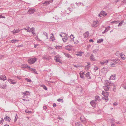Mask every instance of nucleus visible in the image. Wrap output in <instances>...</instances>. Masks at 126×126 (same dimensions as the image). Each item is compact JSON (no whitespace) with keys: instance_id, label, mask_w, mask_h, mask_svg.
<instances>
[{"instance_id":"obj_1","label":"nucleus","mask_w":126,"mask_h":126,"mask_svg":"<svg viewBox=\"0 0 126 126\" xmlns=\"http://www.w3.org/2000/svg\"><path fill=\"white\" fill-rule=\"evenodd\" d=\"M37 60V58H35L29 59L28 60V62L29 64H31L34 63Z\"/></svg>"},{"instance_id":"obj_2","label":"nucleus","mask_w":126,"mask_h":126,"mask_svg":"<svg viewBox=\"0 0 126 126\" xmlns=\"http://www.w3.org/2000/svg\"><path fill=\"white\" fill-rule=\"evenodd\" d=\"M98 25V21H94L93 22V24L92 26L93 27L95 28Z\"/></svg>"},{"instance_id":"obj_3","label":"nucleus","mask_w":126,"mask_h":126,"mask_svg":"<svg viewBox=\"0 0 126 126\" xmlns=\"http://www.w3.org/2000/svg\"><path fill=\"white\" fill-rule=\"evenodd\" d=\"M53 1V0H51L48 1H45L43 4L45 5H47L49 4L50 3L52 2Z\"/></svg>"},{"instance_id":"obj_4","label":"nucleus","mask_w":126,"mask_h":126,"mask_svg":"<svg viewBox=\"0 0 126 126\" xmlns=\"http://www.w3.org/2000/svg\"><path fill=\"white\" fill-rule=\"evenodd\" d=\"M117 62L115 60L112 61V62L110 63V65L112 67L115 66L114 65L117 64Z\"/></svg>"},{"instance_id":"obj_5","label":"nucleus","mask_w":126,"mask_h":126,"mask_svg":"<svg viewBox=\"0 0 126 126\" xmlns=\"http://www.w3.org/2000/svg\"><path fill=\"white\" fill-rule=\"evenodd\" d=\"M6 76L4 75H2L0 76V80H6Z\"/></svg>"},{"instance_id":"obj_6","label":"nucleus","mask_w":126,"mask_h":126,"mask_svg":"<svg viewBox=\"0 0 126 126\" xmlns=\"http://www.w3.org/2000/svg\"><path fill=\"white\" fill-rule=\"evenodd\" d=\"M112 61L111 60H107L105 61H104L103 62H100V63L102 65L104 64H107V63L109 62V61Z\"/></svg>"},{"instance_id":"obj_7","label":"nucleus","mask_w":126,"mask_h":126,"mask_svg":"<svg viewBox=\"0 0 126 126\" xmlns=\"http://www.w3.org/2000/svg\"><path fill=\"white\" fill-rule=\"evenodd\" d=\"M35 11V9L30 8L29 9V11L28 12V14H33Z\"/></svg>"},{"instance_id":"obj_8","label":"nucleus","mask_w":126,"mask_h":126,"mask_svg":"<svg viewBox=\"0 0 126 126\" xmlns=\"http://www.w3.org/2000/svg\"><path fill=\"white\" fill-rule=\"evenodd\" d=\"M60 56L58 55H57L55 56V60L56 62H59V63L61 62L60 61Z\"/></svg>"},{"instance_id":"obj_9","label":"nucleus","mask_w":126,"mask_h":126,"mask_svg":"<svg viewBox=\"0 0 126 126\" xmlns=\"http://www.w3.org/2000/svg\"><path fill=\"white\" fill-rule=\"evenodd\" d=\"M116 75L115 74H114L111 75L110 76V79L114 80L116 79Z\"/></svg>"},{"instance_id":"obj_10","label":"nucleus","mask_w":126,"mask_h":126,"mask_svg":"<svg viewBox=\"0 0 126 126\" xmlns=\"http://www.w3.org/2000/svg\"><path fill=\"white\" fill-rule=\"evenodd\" d=\"M103 88L105 90V91H108L109 90L110 88L109 85H107L104 86H103Z\"/></svg>"},{"instance_id":"obj_11","label":"nucleus","mask_w":126,"mask_h":126,"mask_svg":"<svg viewBox=\"0 0 126 126\" xmlns=\"http://www.w3.org/2000/svg\"><path fill=\"white\" fill-rule=\"evenodd\" d=\"M110 26H108V27H106L105 28L104 31L102 32V33L103 34L105 33L106 32H108L109 30L110 29Z\"/></svg>"},{"instance_id":"obj_12","label":"nucleus","mask_w":126,"mask_h":126,"mask_svg":"<svg viewBox=\"0 0 126 126\" xmlns=\"http://www.w3.org/2000/svg\"><path fill=\"white\" fill-rule=\"evenodd\" d=\"M90 72H87L85 74V76L88 79H91V77L90 74Z\"/></svg>"},{"instance_id":"obj_13","label":"nucleus","mask_w":126,"mask_h":126,"mask_svg":"<svg viewBox=\"0 0 126 126\" xmlns=\"http://www.w3.org/2000/svg\"><path fill=\"white\" fill-rule=\"evenodd\" d=\"M100 100V97L98 96H96L95 98V101L97 102V101H99Z\"/></svg>"},{"instance_id":"obj_14","label":"nucleus","mask_w":126,"mask_h":126,"mask_svg":"<svg viewBox=\"0 0 126 126\" xmlns=\"http://www.w3.org/2000/svg\"><path fill=\"white\" fill-rule=\"evenodd\" d=\"M102 94H104V96H108L109 95V93L107 92H104L103 91Z\"/></svg>"},{"instance_id":"obj_15","label":"nucleus","mask_w":126,"mask_h":126,"mask_svg":"<svg viewBox=\"0 0 126 126\" xmlns=\"http://www.w3.org/2000/svg\"><path fill=\"white\" fill-rule=\"evenodd\" d=\"M90 59L91 61H95V59H94V55L91 54L90 56Z\"/></svg>"},{"instance_id":"obj_16","label":"nucleus","mask_w":126,"mask_h":126,"mask_svg":"<svg viewBox=\"0 0 126 126\" xmlns=\"http://www.w3.org/2000/svg\"><path fill=\"white\" fill-rule=\"evenodd\" d=\"M50 57L46 55H44L43 56V58L44 59L46 60H49L50 59Z\"/></svg>"},{"instance_id":"obj_17","label":"nucleus","mask_w":126,"mask_h":126,"mask_svg":"<svg viewBox=\"0 0 126 126\" xmlns=\"http://www.w3.org/2000/svg\"><path fill=\"white\" fill-rule=\"evenodd\" d=\"M52 36L50 37V40L52 41H53L55 40L54 36L53 35V33H51Z\"/></svg>"},{"instance_id":"obj_18","label":"nucleus","mask_w":126,"mask_h":126,"mask_svg":"<svg viewBox=\"0 0 126 126\" xmlns=\"http://www.w3.org/2000/svg\"><path fill=\"white\" fill-rule=\"evenodd\" d=\"M89 32L87 31L84 33L83 35H84L85 38H87L89 36Z\"/></svg>"},{"instance_id":"obj_19","label":"nucleus","mask_w":126,"mask_h":126,"mask_svg":"<svg viewBox=\"0 0 126 126\" xmlns=\"http://www.w3.org/2000/svg\"><path fill=\"white\" fill-rule=\"evenodd\" d=\"M8 82H10V83H11V84H14L16 83V82H13L12 80L11 79H8Z\"/></svg>"},{"instance_id":"obj_20","label":"nucleus","mask_w":126,"mask_h":126,"mask_svg":"<svg viewBox=\"0 0 126 126\" xmlns=\"http://www.w3.org/2000/svg\"><path fill=\"white\" fill-rule=\"evenodd\" d=\"M31 30L30 31L31 32L32 34L33 35H34L35 34V33H34V29L33 28H32L30 29Z\"/></svg>"},{"instance_id":"obj_21","label":"nucleus","mask_w":126,"mask_h":126,"mask_svg":"<svg viewBox=\"0 0 126 126\" xmlns=\"http://www.w3.org/2000/svg\"><path fill=\"white\" fill-rule=\"evenodd\" d=\"M90 104L93 107H94L95 103L94 100L91 101L90 102Z\"/></svg>"},{"instance_id":"obj_22","label":"nucleus","mask_w":126,"mask_h":126,"mask_svg":"<svg viewBox=\"0 0 126 126\" xmlns=\"http://www.w3.org/2000/svg\"><path fill=\"white\" fill-rule=\"evenodd\" d=\"M103 39L102 38L99 39L97 40V42L98 43H100L103 41Z\"/></svg>"},{"instance_id":"obj_23","label":"nucleus","mask_w":126,"mask_h":126,"mask_svg":"<svg viewBox=\"0 0 126 126\" xmlns=\"http://www.w3.org/2000/svg\"><path fill=\"white\" fill-rule=\"evenodd\" d=\"M101 15H103L104 16L107 15V14L104 11H101Z\"/></svg>"},{"instance_id":"obj_24","label":"nucleus","mask_w":126,"mask_h":126,"mask_svg":"<svg viewBox=\"0 0 126 126\" xmlns=\"http://www.w3.org/2000/svg\"><path fill=\"white\" fill-rule=\"evenodd\" d=\"M6 86H7V85L6 84H5L4 86V85H3V84H2V85H1L0 86V88H1L5 89L6 87Z\"/></svg>"},{"instance_id":"obj_25","label":"nucleus","mask_w":126,"mask_h":126,"mask_svg":"<svg viewBox=\"0 0 126 126\" xmlns=\"http://www.w3.org/2000/svg\"><path fill=\"white\" fill-rule=\"evenodd\" d=\"M108 83L109 84V85H113L114 87L116 86V85L113 83H111V81H109L108 82Z\"/></svg>"},{"instance_id":"obj_26","label":"nucleus","mask_w":126,"mask_h":126,"mask_svg":"<svg viewBox=\"0 0 126 126\" xmlns=\"http://www.w3.org/2000/svg\"><path fill=\"white\" fill-rule=\"evenodd\" d=\"M43 34L46 36V39H48V37L47 33L45 32H44L43 33Z\"/></svg>"},{"instance_id":"obj_27","label":"nucleus","mask_w":126,"mask_h":126,"mask_svg":"<svg viewBox=\"0 0 126 126\" xmlns=\"http://www.w3.org/2000/svg\"><path fill=\"white\" fill-rule=\"evenodd\" d=\"M120 55L121 57V59L123 60L125 59V58L124 56H125L124 55V54H121Z\"/></svg>"},{"instance_id":"obj_28","label":"nucleus","mask_w":126,"mask_h":126,"mask_svg":"<svg viewBox=\"0 0 126 126\" xmlns=\"http://www.w3.org/2000/svg\"><path fill=\"white\" fill-rule=\"evenodd\" d=\"M9 118L8 116H6L5 118H4L5 120L7 121L10 122V120L9 119Z\"/></svg>"},{"instance_id":"obj_29","label":"nucleus","mask_w":126,"mask_h":126,"mask_svg":"<svg viewBox=\"0 0 126 126\" xmlns=\"http://www.w3.org/2000/svg\"><path fill=\"white\" fill-rule=\"evenodd\" d=\"M29 92H28L27 91L26 92H25L23 93V94H24V96H26V95H29Z\"/></svg>"},{"instance_id":"obj_30","label":"nucleus","mask_w":126,"mask_h":126,"mask_svg":"<svg viewBox=\"0 0 126 126\" xmlns=\"http://www.w3.org/2000/svg\"><path fill=\"white\" fill-rule=\"evenodd\" d=\"M79 75L80 77L82 79H84L85 78V77L80 72L79 73Z\"/></svg>"},{"instance_id":"obj_31","label":"nucleus","mask_w":126,"mask_h":126,"mask_svg":"<svg viewBox=\"0 0 126 126\" xmlns=\"http://www.w3.org/2000/svg\"><path fill=\"white\" fill-rule=\"evenodd\" d=\"M61 33H62V34L63 36L64 37H67V36L68 35L67 34L63 32H61Z\"/></svg>"},{"instance_id":"obj_32","label":"nucleus","mask_w":126,"mask_h":126,"mask_svg":"<svg viewBox=\"0 0 126 126\" xmlns=\"http://www.w3.org/2000/svg\"><path fill=\"white\" fill-rule=\"evenodd\" d=\"M63 40L64 42H65L67 41V37H66L65 38H63Z\"/></svg>"},{"instance_id":"obj_33","label":"nucleus","mask_w":126,"mask_h":126,"mask_svg":"<svg viewBox=\"0 0 126 126\" xmlns=\"http://www.w3.org/2000/svg\"><path fill=\"white\" fill-rule=\"evenodd\" d=\"M27 67H28V66L27 65L24 64L22 66V67L24 68H27Z\"/></svg>"},{"instance_id":"obj_34","label":"nucleus","mask_w":126,"mask_h":126,"mask_svg":"<svg viewBox=\"0 0 126 126\" xmlns=\"http://www.w3.org/2000/svg\"><path fill=\"white\" fill-rule=\"evenodd\" d=\"M70 37V38L72 40V41H74L73 39L74 38V36L72 35V34H71V35L69 36Z\"/></svg>"},{"instance_id":"obj_35","label":"nucleus","mask_w":126,"mask_h":126,"mask_svg":"<svg viewBox=\"0 0 126 126\" xmlns=\"http://www.w3.org/2000/svg\"><path fill=\"white\" fill-rule=\"evenodd\" d=\"M65 55L66 57L68 58H70L71 57V56L68 54L66 53L65 54Z\"/></svg>"},{"instance_id":"obj_36","label":"nucleus","mask_w":126,"mask_h":126,"mask_svg":"<svg viewBox=\"0 0 126 126\" xmlns=\"http://www.w3.org/2000/svg\"><path fill=\"white\" fill-rule=\"evenodd\" d=\"M119 21H114L112 22L111 23H119Z\"/></svg>"},{"instance_id":"obj_37","label":"nucleus","mask_w":126,"mask_h":126,"mask_svg":"<svg viewBox=\"0 0 126 126\" xmlns=\"http://www.w3.org/2000/svg\"><path fill=\"white\" fill-rule=\"evenodd\" d=\"M11 41L12 43H13L17 42L18 41V40H11Z\"/></svg>"},{"instance_id":"obj_38","label":"nucleus","mask_w":126,"mask_h":126,"mask_svg":"<svg viewBox=\"0 0 126 126\" xmlns=\"http://www.w3.org/2000/svg\"><path fill=\"white\" fill-rule=\"evenodd\" d=\"M12 32L13 33V34L19 32V31H17V30H14L12 31Z\"/></svg>"},{"instance_id":"obj_39","label":"nucleus","mask_w":126,"mask_h":126,"mask_svg":"<svg viewBox=\"0 0 126 126\" xmlns=\"http://www.w3.org/2000/svg\"><path fill=\"white\" fill-rule=\"evenodd\" d=\"M25 80L27 82H30L31 81V80L30 79H29L28 78H26Z\"/></svg>"},{"instance_id":"obj_40","label":"nucleus","mask_w":126,"mask_h":126,"mask_svg":"<svg viewBox=\"0 0 126 126\" xmlns=\"http://www.w3.org/2000/svg\"><path fill=\"white\" fill-rule=\"evenodd\" d=\"M88 65L86 66V67L88 68H89L90 66V63H88Z\"/></svg>"},{"instance_id":"obj_41","label":"nucleus","mask_w":126,"mask_h":126,"mask_svg":"<svg viewBox=\"0 0 126 126\" xmlns=\"http://www.w3.org/2000/svg\"><path fill=\"white\" fill-rule=\"evenodd\" d=\"M73 65L75 67H76L77 68H78L79 67H80V65H75L73 64Z\"/></svg>"},{"instance_id":"obj_42","label":"nucleus","mask_w":126,"mask_h":126,"mask_svg":"<svg viewBox=\"0 0 126 126\" xmlns=\"http://www.w3.org/2000/svg\"><path fill=\"white\" fill-rule=\"evenodd\" d=\"M57 101L59 102H60L61 101H62V102H63V99L59 98L58 99Z\"/></svg>"},{"instance_id":"obj_43","label":"nucleus","mask_w":126,"mask_h":126,"mask_svg":"<svg viewBox=\"0 0 126 126\" xmlns=\"http://www.w3.org/2000/svg\"><path fill=\"white\" fill-rule=\"evenodd\" d=\"M104 98L106 101H107L108 100V96H104Z\"/></svg>"},{"instance_id":"obj_44","label":"nucleus","mask_w":126,"mask_h":126,"mask_svg":"<svg viewBox=\"0 0 126 126\" xmlns=\"http://www.w3.org/2000/svg\"><path fill=\"white\" fill-rule=\"evenodd\" d=\"M43 87L44 89L45 90H47V87H46V86L45 85H43Z\"/></svg>"},{"instance_id":"obj_45","label":"nucleus","mask_w":126,"mask_h":126,"mask_svg":"<svg viewBox=\"0 0 126 126\" xmlns=\"http://www.w3.org/2000/svg\"><path fill=\"white\" fill-rule=\"evenodd\" d=\"M2 120L0 121V124H1L3 123V122L4 121V120L3 118H1Z\"/></svg>"},{"instance_id":"obj_46","label":"nucleus","mask_w":126,"mask_h":126,"mask_svg":"<svg viewBox=\"0 0 126 126\" xmlns=\"http://www.w3.org/2000/svg\"><path fill=\"white\" fill-rule=\"evenodd\" d=\"M123 87L125 89H126V83L123 84Z\"/></svg>"},{"instance_id":"obj_47","label":"nucleus","mask_w":126,"mask_h":126,"mask_svg":"<svg viewBox=\"0 0 126 126\" xmlns=\"http://www.w3.org/2000/svg\"><path fill=\"white\" fill-rule=\"evenodd\" d=\"M126 2V0H123V1H122L121 2V4H123L124 3H125Z\"/></svg>"},{"instance_id":"obj_48","label":"nucleus","mask_w":126,"mask_h":126,"mask_svg":"<svg viewBox=\"0 0 126 126\" xmlns=\"http://www.w3.org/2000/svg\"><path fill=\"white\" fill-rule=\"evenodd\" d=\"M29 28H30L29 27H28L27 28H24V29L26 30H27L28 32H29L30 31V30H29Z\"/></svg>"},{"instance_id":"obj_49","label":"nucleus","mask_w":126,"mask_h":126,"mask_svg":"<svg viewBox=\"0 0 126 126\" xmlns=\"http://www.w3.org/2000/svg\"><path fill=\"white\" fill-rule=\"evenodd\" d=\"M62 47V46H56V49H57L58 48H61Z\"/></svg>"},{"instance_id":"obj_50","label":"nucleus","mask_w":126,"mask_h":126,"mask_svg":"<svg viewBox=\"0 0 126 126\" xmlns=\"http://www.w3.org/2000/svg\"><path fill=\"white\" fill-rule=\"evenodd\" d=\"M43 110H46L47 109V107L46 106H43Z\"/></svg>"},{"instance_id":"obj_51","label":"nucleus","mask_w":126,"mask_h":126,"mask_svg":"<svg viewBox=\"0 0 126 126\" xmlns=\"http://www.w3.org/2000/svg\"><path fill=\"white\" fill-rule=\"evenodd\" d=\"M76 3L77 4H79L80 5H81H81L82 6H84V5L82 3L81 4V2L79 3L78 4L77 3V2H76Z\"/></svg>"},{"instance_id":"obj_52","label":"nucleus","mask_w":126,"mask_h":126,"mask_svg":"<svg viewBox=\"0 0 126 126\" xmlns=\"http://www.w3.org/2000/svg\"><path fill=\"white\" fill-rule=\"evenodd\" d=\"M123 22H121L120 23L118 26V27H119V26H121L122 25V24L123 23Z\"/></svg>"},{"instance_id":"obj_53","label":"nucleus","mask_w":126,"mask_h":126,"mask_svg":"<svg viewBox=\"0 0 126 126\" xmlns=\"http://www.w3.org/2000/svg\"><path fill=\"white\" fill-rule=\"evenodd\" d=\"M53 18L56 20H57L59 18L57 16H56L55 17H54Z\"/></svg>"},{"instance_id":"obj_54","label":"nucleus","mask_w":126,"mask_h":126,"mask_svg":"<svg viewBox=\"0 0 126 126\" xmlns=\"http://www.w3.org/2000/svg\"><path fill=\"white\" fill-rule=\"evenodd\" d=\"M0 18H5V17L4 16H2V15H0Z\"/></svg>"},{"instance_id":"obj_55","label":"nucleus","mask_w":126,"mask_h":126,"mask_svg":"<svg viewBox=\"0 0 126 126\" xmlns=\"http://www.w3.org/2000/svg\"><path fill=\"white\" fill-rule=\"evenodd\" d=\"M79 41L78 40H77L76 41L74 42V43L75 44H77L79 43Z\"/></svg>"},{"instance_id":"obj_56","label":"nucleus","mask_w":126,"mask_h":126,"mask_svg":"<svg viewBox=\"0 0 126 126\" xmlns=\"http://www.w3.org/2000/svg\"><path fill=\"white\" fill-rule=\"evenodd\" d=\"M98 68L97 67H94V69L95 70H97L98 69Z\"/></svg>"},{"instance_id":"obj_57","label":"nucleus","mask_w":126,"mask_h":126,"mask_svg":"<svg viewBox=\"0 0 126 126\" xmlns=\"http://www.w3.org/2000/svg\"><path fill=\"white\" fill-rule=\"evenodd\" d=\"M25 112L27 113H30L31 112V111H28L27 110H25Z\"/></svg>"},{"instance_id":"obj_58","label":"nucleus","mask_w":126,"mask_h":126,"mask_svg":"<svg viewBox=\"0 0 126 126\" xmlns=\"http://www.w3.org/2000/svg\"><path fill=\"white\" fill-rule=\"evenodd\" d=\"M97 52V51H96V49H95L94 50H93V52L94 53H96Z\"/></svg>"},{"instance_id":"obj_59","label":"nucleus","mask_w":126,"mask_h":126,"mask_svg":"<svg viewBox=\"0 0 126 126\" xmlns=\"http://www.w3.org/2000/svg\"><path fill=\"white\" fill-rule=\"evenodd\" d=\"M16 78H17L19 80H20L21 79V78L20 77H19L18 76H16Z\"/></svg>"},{"instance_id":"obj_60","label":"nucleus","mask_w":126,"mask_h":126,"mask_svg":"<svg viewBox=\"0 0 126 126\" xmlns=\"http://www.w3.org/2000/svg\"><path fill=\"white\" fill-rule=\"evenodd\" d=\"M33 71H34V73L37 74V71H36V70L35 69V71L34 70Z\"/></svg>"},{"instance_id":"obj_61","label":"nucleus","mask_w":126,"mask_h":126,"mask_svg":"<svg viewBox=\"0 0 126 126\" xmlns=\"http://www.w3.org/2000/svg\"><path fill=\"white\" fill-rule=\"evenodd\" d=\"M56 105L55 103H54L53 104V106L54 107H55L56 106Z\"/></svg>"},{"instance_id":"obj_62","label":"nucleus","mask_w":126,"mask_h":126,"mask_svg":"<svg viewBox=\"0 0 126 126\" xmlns=\"http://www.w3.org/2000/svg\"><path fill=\"white\" fill-rule=\"evenodd\" d=\"M31 69L30 70L31 71H34V70L35 71V69L31 68Z\"/></svg>"},{"instance_id":"obj_63","label":"nucleus","mask_w":126,"mask_h":126,"mask_svg":"<svg viewBox=\"0 0 126 126\" xmlns=\"http://www.w3.org/2000/svg\"><path fill=\"white\" fill-rule=\"evenodd\" d=\"M90 42H94V41L93 40L91 39L89 40Z\"/></svg>"},{"instance_id":"obj_64","label":"nucleus","mask_w":126,"mask_h":126,"mask_svg":"<svg viewBox=\"0 0 126 126\" xmlns=\"http://www.w3.org/2000/svg\"><path fill=\"white\" fill-rule=\"evenodd\" d=\"M114 106H115L117 105V104L116 103H114L113 104Z\"/></svg>"}]
</instances>
